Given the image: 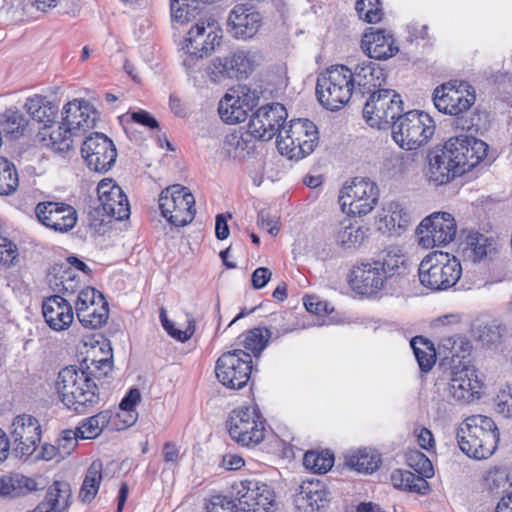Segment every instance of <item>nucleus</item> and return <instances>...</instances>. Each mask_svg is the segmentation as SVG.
Returning <instances> with one entry per match:
<instances>
[{"instance_id":"obj_6","label":"nucleus","mask_w":512,"mask_h":512,"mask_svg":"<svg viewBox=\"0 0 512 512\" xmlns=\"http://www.w3.org/2000/svg\"><path fill=\"white\" fill-rule=\"evenodd\" d=\"M392 138L405 150H415L423 146L433 136L435 124L425 112L412 110L399 115L393 125Z\"/></svg>"},{"instance_id":"obj_32","label":"nucleus","mask_w":512,"mask_h":512,"mask_svg":"<svg viewBox=\"0 0 512 512\" xmlns=\"http://www.w3.org/2000/svg\"><path fill=\"white\" fill-rule=\"evenodd\" d=\"M253 138L248 128L246 132L233 131L224 137L221 152L229 159L242 162L254 152Z\"/></svg>"},{"instance_id":"obj_20","label":"nucleus","mask_w":512,"mask_h":512,"mask_svg":"<svg viewBox=\"0 0 512 512\" xmlns=\"http://www.w3.org/2000/svg\"><path fill=\"white\" fill-rule=\"evenodd\" d=\"M35 214L42 225L57 233L69 232L78 219L76 210L62 202H40L35 207Z\"/></svg>"},{"instance_id":"obj_23","label":"nucleus","mask_w":512,"mask_h":512,"mask_svg":"<svg viewBox=\"0 0 512 512\" xmlns=\"http://www.w3.org/2000/svg\"><path fill=\"white\" fill-rule=\"evenodd\" d=\"M97 194L99 207L103 214L116 220L127 219L130 206L127 196L112 179L105 178L98 183Z\"/></svg>"},{"instance_id":"obj_27","label":"nucleus","mask_w":512,"mask_h":512,"mask_svg":"<svg viewBox=\"0 0 512 512\" xmlns=\"http://www.w3.org/2000/svg\"><path fill=\"white\" fill-rule=\"evenodd\" d=\"M261 25V15L252 6L236 5L228 17L230 32L236 38L253 37Z\"/></svg>"},{"instance_id":"obj_1","label":"nucleus","mask_w":512,"mask_h":512,"mask_svg":"<svg viewBox=\"0 0 512 512\" xmlns=\"http://www.w3.org/2000/svg\"><path fill=\"white\" fill-rule=\"evenodd\" d=\"M405 262L402 250L390 246L382 251L378 259L354 265L349 284L360 295H376L405 273Z\"/></svg>"},{"instance_id":"obj_60","label":"nucleus","mask_w":512,"mask_h":512,"mask_svg":"<svg viewBox=\"0 0 512 512\" xmlns=\"http://www.w3.org/2000/svg\"><path fill=\"white\" fill-rule=\"evenodd\" d=\"M78 431L65 430L60 438L57 439V446L60 449V458L71 454L77 445Z\"/></svg>"},{"instance_id":"obj_39","label":"nucleus","mask_w":512,"mask_h":512,"mask_svg":"<svg viewBox=\"0 0 512 512\" xmlns=\"http://www.w3.org/2000/svg\"><path fill=\"white\" fill-rule=\"evenodd\" d=\"M369 229L358 223H342L337 232L336 240L343 249H356L360 247L368 236Z\"/></svg>"},{"instance_id":"obj_11","label":"nucleus","mask_w":512,"mask_h":512,"mask_svg":"<svg viewBox=\"0 0 512 512\" xmlns=\"http://www.w3.org/2000/svg\"><path fill=\"white\" fill-rule=\"evenodd\" d=\"M221 38L222 30L214 19L199 20L189 29L184 40L183 49L187 57L183 60V64L188 68L192 67L194 60L213 52L220 45Z\"/></svg>"},{"instance_id":"obj_37","label":"nucleus","mask_w":512,"mask_h":512,"mask_svg":"<svg viewBox=\"0 0 512 512\" xmlns=\"http://www.w3.org/2000/svg\"><path fill=\"white\" fill-rule=\"evenodd\" d=\"M382 221L390 233L400 235L409 226L411 214L401 203L390 202Z\"/></svg>"},{"instance_id":"obj_38","label":"nucleus","mask_w":512,"mask_h":512,"mask_svg":"<svg viewBox=\"0 0 512 512\" xmlns=\"http://www.w3.org/2000/svg\"><path fill=\"white\" fill-rule=\"evenodd\" d=\"M232 78L247 77L258 64L259 56L256 52L238 50L226 57Z\"/></svg>"},{"instance_id":"obj_53","label":"nucleus","mask_w":512,"mask_h":512,"mask_svg":"<svg viewBox=\"0 0 512 512\" xmlns=\"http://www.w3.org/2000/svg\"><path fill=\"white\" fill-rule=\"evenodd\" d=\"M105 299L103 294L93 287H86L79 291L75 302V310L77 318L82 317L91 307L95 306V302H101Z\"/></svg>"},{"instance_id":"obj_9","label":"nucleus","mask_w":512,"mask_h":512,"mask_svg":"<svg viewBox=\"0 0 512 512\" xmlns=\"http://www.w3.org/2000/svg\"><path fill=\"white\" fill-rule=\"evenodd\" d=\"M252 369V356L242 349L224 352L215 364L217 380L231 390L244 388L251 378Z\"/></svg>"},{"instance_id":"obj_7","label":"nucleus","mask_w":512,"mask_h":512,"mask_svg":"<svg viewBox=\"0 0 512 512\" xmlns=\"http://www.w3.org/2000/svg\"><path fill=\"white\" fill-rule=\"evenodd\" d=\"M317 143V127L308 119L291 120L288 129L280 131L277 137L279 152L295 160L311 154Z\"/></svg>"},{"instance_id":"obj_48","label":"nucleus","mask_w":512,"mask_h":512,"mask_svg":"<svg viewBox=\"0 0 512 512\" xmlns=\"http://www.w3.org/2000/svg\"><path fill=\"white\" fill-rule=\"evenodd\" d=\"M109 317V306L106 299L103 301L95 302V306L91 307L82 317L78 320L85 328L98 329L107 323Z\"/></svg>"},{"instance_id":"obj_58","label":"nucleus","mask_w":512,"mask_h":512,"mask_svg":"<svg viewBox=\"0 0 512 512\" xmlns=\"http://www.w3.org/2000/svg\"><path fill=\"white\" fill-rule=\"evenodd\" d=\"M207 512H238V501L224 495H214L206 505Z\"/></svg>"},{"instance_id":"obj_15","label":"nucleus","mask_w":512,"mask_h":512,"mask_svg":"<svg viewBox=\"0 0 512 512\" xmlns=\"http://www.w3.org/2000/svg\"><path fill=\"white\" fill-rule=\"evenodd\" d=\"M231 495L238 501L242 512H274L276 500L274 491L265 483L254 479L235 482Z\"/></svg>"},{"instance_id":"obj_47","label":"nucleus","mask_w":512,"mask_h":512,"mask_svg":"<svg viewBox=\"0 0 512 512\" xmlns=\"http://www.w3.org/2000/svg\"><path fill=\"white\" fill-rule=\"evenodd\" d=\"M19 185V179L15 165L7 158L0 156V195L13 194Z\"/></svg>"},{"instance_id":"obj_31","label":"nucleus","mask_w":512,"mask_h":512,"mask_svg":"<svg viewBox=\"0 0 512 512\" xmlns=\"http://www.w3.org/2000/svg\"><path fill=\"white\" fill-rule=\"evenodd\" d=\"M253 103L247 95L239 92L226 93L220 100L218 112L220 118L227 124H238L245 121L250 111H252Z\"/></svg>"},{"instance_id":"obj_46","label":"nucleus","mask_w":512,"mask_h":512,"mask_svg":"<svg viewBox=\"0 0 512 512\" xmlns=\"http://www.w3.org/2000/svg\"><path fill=\"white\" fill-rule=\"evenodd\" d=\"M26 126L25 116L17 110H7L0 120V132L2 131L12 138H19L23 135Z\"/></svg>"},{"instance_id":"obj_56","label":"nucleus","mask_w":512,"mask_h":512,"mask_svg":"<svg viewBox=\"0 0 512 512\" xmlns=\"http://www.w3.org/2000/svg\"><path fill=\"white\" fill-rule=\"evenodd\" d=\"M495 410L504 418H512V386L501 387L494 398Z\"/></svg>"},{"instance_id":"obj_63","label":"nucleus","mask_w":512,"mask_h":512,"mask_svg":"<svg viewBox=\"0 0 512 512\" xmlns=\"http://www.w3.org/2000/svg\"><path fill=\"white\" fill-rule=\"evenodd\" d=\"M130 118L133 122L145 126L149 129H156L159 127L158 121L147 111L138 110L130 114Z\"/></svg>"},{"instance_id":"obj_42","label":"nucleus","mask_w":512,"mask_h":512,"mask_svg":"<svg viewBox=\"0 0 512 512\" xmlns=\"http://www.w3.org/2000/svg\"><path fill=\"white\" fill-rule=\"evenodd\" d=\"M414 355L422 372H428L435 364L436 356L432 343L421 336H416L410 341Z\"/></svg>"},{"instance_id":"obj_5","label":"nucleus","mask_w":512,"mask_h":512,"mask_svg":"<svg viewBox=\"0 0 512 512\" xmlns=\"http://www.w3.org/2000/svg\"><path fill=\"white\" fill-rule=\"evenodd\" d=\"M352 93L351 68L347 66H332L317 78V99L328 110L336 111L342 108Z\"/></svg>"},{"instance_id":"obj_12","label":"nucleus","mask_w":512,"mask_h":512,"mask_svg":"<svg viewBox=\"0 0 512 512\" xmlns=\"http://www.w3.org/2000/svg\"><path fill=\"white\" fill-rule=\"evenodd\" d=\"M158 202L162 216L176 227L185 226L194 219L195 198L187 187L179 184L167 187Z\"/></svg>"},{"instance_id":"obj_21","label":"nucleus","mask_w":512,"mask_h":512,"mask_svg":"<svg viewBox=\"0 0 512 512\" xmlns=\"http://www.w3.org/2000/svg\"><path fill=\"white\" fill-rule=\"evenodd\" d=\"M482 385L475 368H454L447 385L448 396L457 403L467 404L481 397Z\"/></svg>"},{"instance_id":"obj_62","label":"nucleus","mask_w":512,"mask_h":512,"mask_svg":"<svg viewBox=\"0 0 512 512\" xmlns=\"http://www.w3.org/2000/svg\"><path fill=\"white\" fill-rule=\"evenodd\" d=\"M303 301L306 310L310 313L321 315L329 314L333 311V308H330L328 303L319 301L315 296H306Z\"/></svg>"},{"instance_id":"obj_22","label":"nucleus","mask_w":512,"mask_h":512,"mask_svg":"<svg viewBox=\"0 0 512 512\" xmlns=\"http://www.w3.org/2000/svg\"><path fill=\"white\" fill-rule=\"evenodd\" d=\"M463 85L457 81L444 83L438 86L433 93V102L436 109L444 114L458 116L467 110L475 102V95L472 93L463 94L460 89Z\"/></svg>"},{"instance_id":"obj_30","label":"nucleus","mask_w":512,"mask_h":512,"mask_svg":"<svg viewBox=\"0 0 512 512\" xmlns=\"http://www.w3.org/2000/svg\"><path fill=\"white\" fill-rule=\"evenodd\" d=\"M37 140L54 153L65 155L73 148L74 135L62 121L57 125H44L37 133Z\"/></svg>"},{"instance_id":"obj_3","label":"nucleus","mask_w":512,"mask_h":512,"mask_svg":"<svg viewBox=\"0 0 512 512\" xmlns=\"http://www.w3.org/2000/svg\"><path fill=\"white\" fill-rule=\"evenodd\" d=\"M499 437L495 421L480 414L467 417L456 430L460 450L476 460L490 457L497 449Z\"/></svg>"},{"instance_id":"obj_13","label":"nucleus","mask_w":512,"mask_h":512,"mask_svg":"<svg viewBox=\"0 0 512 512\" xmlns=\"http://www.w3.org/2000/svg\"><path fill=\"white\" fill-rule=\"evenodd\" d=\"M460 175L476 167L487 155L488 145L475 137L449 138L441 148Z\"/></svg>"},{"instance_id":"obj_33","label":"nucleus","mask_w":512,"mask_h":512,"mask_svg":"<svg viewBox=\"0 0 512 512\" xmlns=\"http://www.w3.org/2000/svg\"><path fill=\"white\" fill-rule=\"evenodd\" d=\"M38 489L37 482L20 473H7L0 476V498L14 500Z\"/></svg>"},{"instance_id":"obj_28","label":"nucleus","mask_w":512,"mask_h":512,"mask_svg":"<svg viewBox=\"0 0 512 512\" xmlns=\"http://www.w3.org/2000/svg\"><path fill=\"white\" fill-rule=\"evenodd\" d=\"M361 48L369 57L385 60L398 53L399 48L392 34L382 29L369 28L362 37Z\"/></svg>"},{"instance_id":"obj_35","label":"nucleus","mask_w":512,"mask_h":512,"mask_svg":"<svg viewBox=\"0 0 512 512\" xmlns=\"http://www.w3.org/2000/svg\"><path fill=\"white\" fill-rule=\"evenodd\" d=\"M428 160V177L436 185L447 184L455 177L460 176L441 148L430 151Z\"/></svg>"},{"instance_id":"obj_50","label":"nucleus","mask_w":512,"mask_h":512,"mask_svg":"<svg viewBox=\"0 0 512 512\" xmlns=\"http://www.w3.org/2000/svg\"><path fill=\"white\" fill-rule=\"evenodd\" d=\"M467 246L472 250L474 261H480L495 249L494 240L479 232L469 233Z\"/></svg>"},{"instance_id":"obj_29","label":"nucleus","mask_w":512,"mask_h":512,"mask_svg":"<svg viewBox=\"0 0 512 512\" xmlns=\"http://www.w3.org/2000/svg\"><path fill=\"white\" fill-rule=\"evenodd\" d=\"M328 502V491L319 480L303 481L294 496L295 506L304 512H317Z\"/></svg>"},{"instance_id":"obj_40","label":"nucleus","mask_w":512,"mask_h":512,"mask_svg":"<svg viewBox=\"0 0 512 512\" xmlns=\"http://www.w3.org/2000/svg\"><path fill=\"white\" fill-rule=\"evenodd\" d=\"M203 8L204 4L201 0H170L172 20L180 24L196 19Z\"/></svg>"},{"instance_id":"obj_41","label":"nucleus","mask_w":512,"mask_h":512,"mask_svg":"<svg viewBox=\"0 0 512 512\" xmlns=\"http://www.w3.org/2000/svg\"><path fill=\"white\" fill-rule=\"evenodd\" d=\"M103 464L100 460L91 463L86 471L85 478L79 492V498L83 502H91L98 493L102 481Z\"/></svg>"},{"instance_id":"obj_34","label":"nucleus","mask_w":512,"mask_h":512,"mask_svg":"<svg viewBox=\"0 0 512 512\" xmlns=\"http://www.w3.org/2000/svg\"><path fill=\"white\" fill-rule=\"evenodd\" d=\"M71 489L68 483L54 481L49 486L44 499L33 509L26 512H63L69 507Z\"/></svg>"},{"instance_id":"obj_25","label":"nucleus","mask_w":512,"mask_h":512,"mask_svg":"<svg viewBox=\"0 0 512 512\" xmlns=\"http://www.w3.org/2000/svg\"><path fill=\"white\" fill-rule=\"evenodd\" d=\"M63 126H67L74 137L95 127L97 112L84 100L68 102L62 110Z\"/></svg>"},{"instance_id":"obj_19","label":"nucleus","mask_w":512,"mask_h":512,"mask_svg":"<svg viewBox=\"0 0 512 512\" xmlns=\"http://www.w3.org/2000/svg\"><path fill=\"white\" fill-rule=\"evenodd\" d=\"M41 425L29 414L16 416L10 426V440L13 451L19 457L31 456L41 441Z\"/></svg>"},{"instance_id":"obj_51","label":"nucleus","mask_w":512,"mask_h":512,"mask_svg":"<svg viewBox=\"0 0 512 512\" xmlns=\"http://www.w3.org/2000/svg\"><path fill=\"white\" fill-rule=\"evenodd\" d=\"M355 9L359 18L367 23H378L382 20L383 10L380 0H357Z\"/></svg>"},{"instance_id":"obj_59","label":"nucleus","mask_w":512,"mask_h":512,"mask_svg":"<svg viewBox=\"0 0 512 512\" xmlns=\"http://www.w3.org/2000/svg\"><path fill=\"white\" fill-rule=\"evenodd\" d=\"M405 480V491L416 492L425 495L429 491V484L427 482L428 477H424L420 474H415L411 471L406 470Z\"/></svg>"},{"instance_id":"obj_17","label":"nucleus","mask_w":512,"mask_h":512,"mask_svg":"<svg viewBox=\"0 0 512 512\" xmlns=\"http://www.w3.org/2000/svg\"><path fill=\"white\" fill-rule=\"evenodd\" d=\"M81 155L89 169L103 173L115 164L117 151L110 138L103 133L95 132L83 141Z\"/></svg>"},{"instance_id":"obj_44","label":"nucleus","mask_w":512,"mask_h":512,"mask_svg":"<svg viewBox=\"0 0 512 512\" xmlns=\"http://www.w3.org/2000/svg\"><path fill=\"white\" fill-rule=\"evenodd\" d=\"M111 419L109 411H102L94 416L84 420L77 428L79 438L81 439H94L102 432Z\"/></svg>"},{"instance_id":"obj_54","label":"nucleus","mask_w":512,"mask_h":512,"mask_svg":"<svg viewBox=\"0 0 512 512\" xmlns=\"http://www.w3.org/2000/svg\"><path fill=\"white\" fill-rule=\"evenodd\" d=\"M484 485L491 493L505 491L510 486L507 470L498 467L490 469L484 477Z\"/></svg>"},{"instance_id":"obj_57","label":"nucleus","mask_w":512,"mask_h":512,"mask_svg":"<svg viewBox=\"0 0 512 512\" xmlns=\"http://www.w3.org/2000/svg\"><path fill=\"white\" fill-rule=\"evenodd\" d=\"M206 73L214 83H220L225 79L232 78L226 57L213 59L208 65Z\"/></svg>"},{"instance_id":"obj_4","label":"nucleus","mask_w":512,"mask_h":512,"mask_svg":"<svg viewBox=\"0 0 512 512\" xmlns=\"http://www.w3.org/2000/svg\"><path fill=\"white\" fill-rule=\"evenodd\" d=\"M462 274L460 261L442 251L429 253L420 262L418 277L420 283L431 291H442L453 287Z\"/></svg>"},{"instance_id":"obj_16","label":"nucleus","mask_w":512,"mask_h":512,"mask_svg":"<svg viewBox=\"0 0 512 512\" xmlns=\"http://www.w3.org/2000/svg\"><path fill=\"white\" fill-rule=\"evenodd\" d=\"M416 232L419 243L430 248L452 242L457 233V226L450 213L435 212L421 221Z\"/></svg>"},{"instance_id":"obj_61","label":"nucleus","mask_w":512,"mask_h":512,"mask_svg":"<svg viewBox=\"0 0 512 512\" xmlns=\"http://www.w3.org/2000/svg\"><path fill=\"white\" fill-rule=\"evenodd\" d=\"M17 247L7 238L0 239V264L9 266L16 259Z\"/></svg>"},{"instance_id":"obj_10","label":"nucleus","mask_w":512,"mask_h":512,"mask_svg":"<svg viewBox=\"0 0 512 512\" xmlns=\"http://www.w3.org/2000/svg\"><path fill=\"white\" fill-rule=\"evenodd\" d=\"M403 112L401 96L391 89H378L369 95L363 107V117L373 128L386 129Z\"/></svg>"},{"instance_id":"obj_43","label":"nucleus","mask_w":512,"mask_h":512,"mask_svg":"<svg viewBox=\"0 0 512 512\" xmlns=\"http://www.w3.org/2000/svg\"><path fill=\"white\" fill-rule=\"evenodd\" d=\"M272 332L266 327H255L243 335L244 348L258 357L272 338Z\"/></svg>"},{"instance_id":"obj_8","label":"nucleus","mask_w":512,"mask_h":512,"mask_svg":"<svg viewBox=\"0 0 512 512\" xmlns=\"http://www.w3.org/2000/svg\"><path fill=\"white\" fill-rule=\"evenodd\" d=\"M230 437L246 447L260 444L265 437V419L256 406L234 409L227 420Z\"/></svg>"},{"instance_id":"obj_55","label":"nucleus","mask_w":512,"mask_h":512,"mask_svg":"<svg viewBox=\"0 0 512 512\" xmlns=\"http://www.w3.org/2000/svg\"><path fill=\"white\" fill-rule=\"evenodd\" d=\"M408 465L415 470L417 474L431 478L434 475L432 462L420 451H411L407 457Z\"/></svg>"},{"instance_id":"obj_2","label":"nucleus","mask_w":512,"mask_h":512,"mask_svg":"<svg viewBox=\"0 0 512 512\" xmlns=\"http://www.w3.org/2000/svg\"><path fill=\"white\" fill-rule=\"evenodd\" d=\"M91 374L76 366H67L58 373L57 393L62 403L78 414L88 412L100 400L99 388Z\"/></svg>"},{"instance_id":"obj_36","label":"nucleus","mask_w":512,"mask_h":512,"mask_svg":"<svg viewBox=\"0 0 512 512\" xmlns=\"http://www.w3.org/2000/svg\"><path fill=\"white\" fill-rule=\"evenodd\" d=\"M28 114L36 121L49 125L54 123L58 107L45 96L34 95L29 97L24 105Z\"/></svg>"},{"instance_id":"obj_26","label":"nucleus","mask_w":512,"mask_h":512,"mask_svg":"<svg viewBox=\"0 0 512 512\" xmlns=\"http://www.w3.org/2000/svg\"><path fill=\"white\" fill-rule=\"evenodd\" d=\"M42 314L49 328L56 332L67 330L74 319L71 304L60 295H52L43 300Z\"/></svg>"},{"instance_id":"obj_24","label":"nucleus","mask_w":512,"mask_h":512,"mask_svg":"<svg viewBox=\"0 0 512 512\" xmlns=\"http://www.w3.org/2000/svg\"><path fill=\"white\" fill-rule=\"evenodd\" d=\"M386 74L379 64L365 60L351 68V85L355 93L362 95L375 93L382 89Z\"/></svg>"},{"instance_id":"obj_14","label":"nucleus","mask_w":512,"mask_h":512,"mask_svg":"<svg viewBox=\"0 0 512 512\" xmlns=\"http://www.w3.org/2000/svg\"><path fill=\"white\" fill-rule=\"evenodd\" d=\"M379 189L369 178L355 177L345 185L340 193L339 202L343 211L355 216L369 214L377 205Z\"/></svg>"},{"instance_id":"obj_18","label":"nucleus","mask_w":512,"mask_h":512,"mask_svg":"<svg viewBox=\"0 0 512 512\" xmlns=\"http://www.w3.org/2000/svg\"><path fill=\"white\" fill-rule=\"evenodd\" d=\"M288 117L286 108L280 103L260 107L251 117L248 129L255 139L268 141L280 131L286 130L284 124Z\"/></svg>"},{"instance_id":"obj_64","label":"nucleus","mask_w":512,"mask_h":512,"mask_svg":"<svg viewBox=\"0 0 512 512\" xmlns=\"http://www.w3.org/2000/svg\"><path fill=\"white\" fill-rule=\"evenodd\" d=\"M272 272L266 267H259L254 270L251 276V283L254 289H262L270 281Z\"/></svg>"},{"instance_id":"obj_49","label":"nucleus","mask_w":512,"mask_h":512,"mask_svg":"<svg viewBox=\"0 0 512 512\" xmlns=\"http://www.w3.org/2000/svg\"><path fill=\"white\" fill-rule=\"evenodd\" d=\"M334 464V456L328 451H308L304 454L303 465L314 473H326Z\"/></svg>"},{"instance_id":"obj_52","label":"nucleus","mask_w":512,"mask_h":512,"mask_svg":"<svg viewBox=\"0 0 512 512\" xmlns=\"http://www.w3.org/2000/svg\"><path fill=\"white\" fill-rule=\"evenodd\" d=\"M160 320L164 330L171 337L182 343L188 341L195 333V320L190 315H188L187 327L185 330L176 329L174 323L167 318L166 312L163 309L160 312Z\"/></svg>"},{"instance_id":"obj_45","label":"nucleus","mask_w":512,"mask_h":512,"mask_svg":"<svg viewBox=\"0 0 512 512\" xmlns=\"http://www.w3.org/2000/svg\"><path fill=\"white\" fill-rule=\"evenodd\" d=\"M381 463L380 456L367 449H361L347 458V464L358 472L372 473Z\"/></svg>"}]
</instances>
